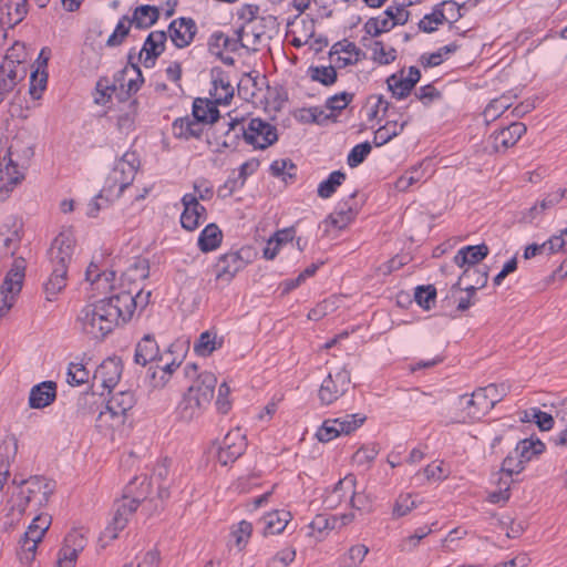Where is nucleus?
Returning <instances> with one entry per match:
<instances>
[{"mask_svg": "<svg viewBox=\"0 0 567 567\" xmlns=\"http://www.w3.org/2000/svg\"><path fill=\"white\" fill-rule=\"evenodd\" d=\"M446 20V16L443 11V4H436L433 11L425 14L419 22V29L423 32L430 33L436 30L439 24H442Z\"/></svg>", "mask_w": 567, "mask_h": 567, "instance_id": "79ce46f5", "label": "nucleus"}, {"mask_svg": "<svg viewBox=\"0 0 567 567\" xmlns=\"http://www.w3.org/2000/svg\"><path fill=\"white\" fill-rule=\"evenodd\" d=\"M184 210L181 216V224L186 230H195L199 223L206 218V208L199 204L198 198L193 194H185L182 198Z\"/></svg>", "mask_w": 567, "mask_h": 567, "instance_id": "2eb2a0df", "label": "nucleus"}, {"mask_svg": "<svg viewBox=\"0 0 567 567\" xmlns=\"http://www.w3.org/2000/svg\"><path fill=\"white\" fill-rule=\"evenodd\" d=\"M121 374V360L118 358H107L96 368L93 378L95 381H100L104 389L111 391L117 384Z\"/></svg>", "mask_w": 567, "mask_h": 567, "instance_id": "412c9836", "label": "nucleus"}, {"mask_svg": "<svg viewBox=\"0 0 567 567\" xmlns=\"http://www.w3.org/2000/svg\"><path fill=\"white\" fill-rule=\"evenodd\" d=\"M134 394L131 391H120L113 394L106 404V411L100 413V417L110 415L112 419H117V423L124 422V416L128 410L134 406Z\"/></svg>", "mask_w": 567, "mask_h": 567, "instance_id": "aec40b11", "label": "nucleus"}, {"mask_svg": "<svg viewBox=\"0 0 567 567\" xmlns=\"http://www.w3.org/2000/svg\"><path fill=\"white\" fill-rule=\"evenodd\" d=\"M206 408L198 402V399L185 394L178 406L179 419L184 422H190L199 417Z\"/></svg>", "mask_w": 567, "mask_h": 567, "instance_id": "f704fd0d", "label": "nucleus"}, {"mask_svg": "<svg viewBox=\"0 0 567 567\" xmlns=\"http://www.w3.org/2000/svg\"><path fill=\"white\" fill-rule=\"evenodd\" d=\"M37 548V543L22 537L20 539V549L18 551V557L21 564L27 565L28 567H38L34 563Z\"/></svg>", "mask_w": 567, "mask_h": 567, "instance_id": "09e8293b", "label": "nucleus"}, {"mask_svg": "<svg viewBox=\"0 0 567 567\" xmlns=\"http://www.w3.org/2000/svg\"><path fill=\"white\" fill-rule=\"evenodd\" d=\"M25 276V260L16 258L0 286V317L9 312L20 293Z\"/></svg>", "mask_w": 567, "mask_h": 567, "instance_id": "423d86ee", "label": "nucleus"}, {"mask_svg": "<svg viewBox=\"0 0 567 567\" xmlns=\"http://www.w3.org/2000/svg\"><path fill=\"white\" fill-rule=\"evenodd\" d=\"M169 38L176 48L188 47L197 32V27L192 18H178L171 22Z\"/></svg>", "mask_w": 567, "mask_h": 567, "instance_id": "dca6fc26", "label": "nucleus"}, {"mask_svg": "<svg viewBox=\"0 0 567 567\" xmlns=\"http://www.w3.org/2000/svg\"><path fill=\"white\" fill-rule=\"evenodd\" d=\"M373 59L380 64H389L393 62L396 58V52L393 48L389 50L385 49L384 44L381 41H375L373 43Z\"/></svg>", "mask_w": 567, "mask_h": 567, "instance_id": "e2e57ef3", "label": "nucleus"}, {"mask_svg": "<svg viewBox=\"0 0 567 567\" xmlns=\"http://www.w3.org/2000/svg\"><path fill=\"white\" fill-rule=\"evenodd\" d=\"M56 396V384L53 381H44L31 389L29 404L33 409H42L50 405Z\"/></svg>", "mask_w": 567, "mask_h": 567, "instance_id": "393cba45", "label": "nucleus"}, {"mask_svg": "<svg viewBox=\"0 0 567 567\" xmlns=\"http://www.w3.org/2000/svg\"><path fill=\"white\" fill-rule=\"evenodd\" d=\"M371 150L372 147L369 142L355 145L348 155V165L350 167H357L370 154Z\"/></svg>", "mask_w": 567, "mask_h": 567, "instance_id": "680f3d73", "label": "nucleus"}, {"mask_svg": "<svg viewBox=\"0 0 567 567\" xmlns=\"http://www.w3.org/2000/svg\"><path fill=\"white\" fill-rule=\"evenodd\" d=\"M89 375V371L82 363H70L66 381L71 385H81L87 382Z\"/></svg>", "mask_w": 567, "mask_h": 567, "instance_id": "6e6d98bb", "label": "nucleus"}, {"mask_svg": "<svg viewBox=\"0 0 567 567\" xmlns=\"http://www.w3.org/2000/svg\"><path fill=\"white\" fill-rule=\"evenodd\" d=\"M414 299L419 306L425 310H430L435 303L436 289L433 285L419 286L415 288Z\"/></svg>", "mask_w": 567, "mask_h": 567, "instance_id": "de8ad7c7", "label": "nucleus"}, {"mask_svg": "<svg viewBox=\"0 0 567 567\" xmlns=\"http://www.w3.org/2000/svg\"><path fill=\"white\" fill-rule=\"evenodd\" d=\"M131 305L132 299L127 295H112L83 307L76 323L83 333L93 339H103L120 323L127 322Z\"/></svg>", "mask_w": 567, "mask_h": 567, "instance_id": "f257e3e1", "label": "nucleus"}, {"mask_svg": "<svg viewBox=\"0 0 567 567\" xmlns=\"http://www.w3.org/2000/svg\"><path fill=\"white\" fill-rule=\"evenodd\" d=\"M137 100H131L127 103V109L122 111L117 117V127L121 131H128L133 127L137 115Z\"/></svg>", "mask_w": 567, "mask_h": 567, "instance_id": "3c124183", "label": "nucleus"}, {"mask_svg": "<svg viewBox=\"0 0 567 567\" xmlns=\"http://www.w3.org/2000/svg\"><path fill=\"white\" fill-rule=\"evenodd\" d=\"M143 76L137 65L132 64L131 69L125 68L115 76V82H120V86L123 89L126 86V93L132 94L140 90L143 83Z\"/></svg>", "mask_w": 567, "mask_h": 567, "instance_id": "2f4dec72", "label": "nucleus"}, {"mask_svg": "<svg viewBox=\"0 0 567 567\" xmlns=\"http://www.w3.org/2000/svg\"><path fill=\"white\" fill-rule=\"evenodd\" d=\"M458 405L466 411L467 416L471 420H478L481 419V412L478 410V406L476 405V399L474 393L471 395L463 394L458 396Z\"/></svg>", "mask_w": 567, "mask_h": 567, "instance_id": "0e129e2a", "label": "nucleus"}, {"mask_svg": "<svg viewBox=\"0 0 567 567\" xmlns=\"http://www.w3.org/2000/svg\"><path fill=\"white\" fill-rule=\"evenodd\" d=\"M219 347H221V341L217 342L216 333L205 331L200 333L198 340L195 342L194 351L198 355L208 357Z\"/></svg>", "mask_w": 567, "mask_h": 567, "instance_id": "4c0bfd02", "label": "nucleus"}, {"mask_svg": "<svg viewBox=\"0 0 567 567\" xmlns=\"http://www.w3.org/2000/svg\"><path fill=\"white\" fill-rule=\"evenodd\" d=\"M368 553L369 548L365 545L358 544L352 546L347 555V558L349 560L347 567H360V564L363 561Z\"/></svg>", "mask_w": 567, "mask_h": 567, "instance_id": "774afa93", "label": "nucleus"}, {"mask_svg": "<svg viewBox=\"0 0 567 567\" xmlns=\"http://www.w3.org/2000/svg\"><path fill=\"white\" fill-rule=\"evenodd\" d=\"M488 255V247L485 244L466 246L457 251L454 262L458 267L476 268L475 266Z\"/></svg>", "mask_w": 567, "mask_h": 567, "instance_id": "a878e982", "label": "nucleus"}, {"mask_svg": "<svg viewBox=\"0 0 567 567\" xmlns=\"http://www.w3.org/2000/svg\"><path fill=\"white\" fill-rule=\"evenodd\" d=\"M291 515L286 511H274L264 517L265 535L280 534L288 525Z\"/></svg>", "mask_w": 567, "mask_h": 567, "instance_id": "72a5a7b5", "label": "nucleus"}, {"mask_svg": "<svg viewBox=\"0 0 567 567\" xmlns=\"http://www.w3.org/2000/svg\"><path fill=\"white\" fill-rule=\"evenodd\" d=\"M416 506L417 503L412 494H401L393 504L392 518L398 519L404 517L408 514H410L414 508H416Z\"/></svg>", "mask_w": 567, "mask_h": 567, "instance_id": "37998d69", "label": "nucleus"}, {"mask_svg": "<svg viewBox=\"0 0 567 567\" xmlns=\"http://www.w3.org/2000/svg\"><path fill=\"white\" fill-rule=\"evenodd\" d=\"M140 167V159L135 152H126L115 163L112 172L107 176L100 197L104 194L118 198L126 187H128Z\"/></svg>", "mask_w": 567, "mask_h": 567, "instance_id": "39448f33", "label": "nucleus"}, {"mask_svg": "<svg viewBox=\"0 0 567 567\" xmlns=\"http://www.w3.org/2000/svg\"><path fill=\"white\" fill-rule=\"evenodd\" d=\"M86 538L80 530L70 532L59 550L55 567H75L79 554L85 548Z\"/></svg>", "mask_w": 567, "mask_h": 567, "instance_id": "9b49d317", "label": "nucleus"}, {"mask_svg": "<svg viewBox=\"0 0 567 567\" xmlns=\"http://www.w3.org/2000/svg\"><path fill=\"white\" fill-rule=\"evenodd\" d=\"M130 21L131 19L128 16H123L120 19L118 23L115 27V30L106 40L107 47H118L123 43V41L130 33L131 25H133V23H130Z\"/></svg>", "mask_w": 567, "mask_h": 567, "instance_id": "a18cd8bd", "label": "nucleus"}, {"mask_svg": "<svg viewBox=\"0 0 567 567\" xmlns=\"http://www.w3.org/2000/svg\"><path fill=\"white\" fill-rule=\"evenodd\" d=\"M48 83V73L42 70H33L30 75V95L38 100L41 97L42 92L45 90Z\"/></svg>", "mask_w": 567, "mask_h": 567, "instance_id": "603ef678", "label": "nucleus"}, {"mask_svg": "<svg viewBox=\"0 0 567 567\" xmlns=\"http://www.w3.org/2000/svg\"><path fill=\"white\" fill-rule=\"evenodd\" d=\"M406 122L399 124L396 121L386 122L385 125L378 128L374 133L373 143L375 146H382L393 137L398 136L404 128Z\"/></svg>", "mask_w": 567, "mask_h": 567, "instance_id": "e433bc0d", "label": "nucleus"}, {"mask_svg": "<svg viewBox=\"0 0 567 567\" xmlns=\"http://www.w3.org/2000/svg\"><path fill=\"white\" fill-rule=\"evenodd\" d=\"M296 165L290 159H277L270 166L272 175L277 177L282 176L285 181H287V178H295L296 173L291 171H296Z\"/></svg>", "mask_w": 567, "mask_h": 567, "instance_id": "13d9d810", "label": "nucleus"}, {"mask_svg": "<svg viewBox=\"0 0 567 567\" xmlns=\"http://www.w3.org/2000/svg\"><path fill=\"white\" fill-rule=\"evenodd\" d=\"M217 378L212 372H203L197 375L187 390V395L198 399V402L208 406L214 396Z\"/></svg>", "mask_w": 567, "mask_h": 567, "instance_id": "a211bd4d", "label": "nucleus"}, {"mask_svg": "<svg viewBox=\"0 0 567 567\" xmlns=\"http://www.w3.org/2000/svg\"><path fill=\"white\" fill-rule=\"evenodd\" d=\"M354 94L342 92L330 96L326 102V107L331 111H342L353 100Z\"/></svg>", "mask_w": 567, "mask_h": 567, "instance_id": "69168bd1", "label": "nucleus"}, {"mask_svg": "<svg viewBox=\"0 0 567 567\" xmlns=\"http://www.w3.org/2000/svg\"><path fill=\"white\" fill-rule=\"evenodd\" d=\"M34 155V145L27 133L17 134L10 142L4 155L0 157V202L8 198L13 187L21 182L25 169Z\"/></svg>", "mask_w": 567, "mask_h": 567, "instance_id": "f03ea898", "label": "nucleus"}, {"mask_svg": "<svg viewBox=\"0 0 567 567\" xmlns=\"http://www.w3.org/2000/svg\"><path fill=\"white\" fill-rule=\"evenodd\" d=\"M223 240V233L216 224L207 225L198 237V247L203 252L217 249Z\"/></svg>", "mask_w": 567, "mask_h": 567, "instance_id": "473e14b6", "label": "nucleus"}, {"mask_svg": "<svg viewBox=\"0 0 567 567\" xmlns=\"http://www.w3.org/2000/svg\"><path fill=\"white\" fill-rule=\"evenodd\" d=\"M420 78V70L416 66H410L406 75L403 70L400 73L390 75L386 80L388 89L395 99H404L410 95Z\"/></svg>", "mask_w": 567, "mask_h": 567, "instance_id": "4468645a", "label": "nucleus"}, {"mask_svg": "<svg viewBox=\"0 0 567 567\" xmlns=\"http://www.w3.org/2000/svg\"><path fill=\"white\" fill-rule=\"evenodd\" d=\"M226 49L231 52H236L239 49V45L237 44V41L234 39L228 38L223 32H216L212 35L209 41V49L212 52L219 54V49Z\"/></svg>", "mask_w": 567, "mask_h": 567, "instance_id": "864d4df0", "label": "nucleus"}, {"mask_svg": "<svg viewBox=\"0 0 567 567\" xmlns=\"http://www.w3.org/2000/svg\"><path fill=\"white\" fill-rule=\"evenodd\" d=\"M204 126L205 124L189 116L179 117L173 123V133L177 138H199L204 132Z\"/></svg>", "mask_w": 567, "mask_h": 567, "instance_id": "bb28decb", "label": "nucleus"}, {"mask_svg": "<svg viewBox=\"0 0 567 567\" xmlns=\"http://www.w3.org/2000/svg\"><path fill=\"white\" fill-rule=\"evenodd\" d=\"M413 2L410 1L408 3L396 4V6H390L385 11L384 14L389 16L390 19L396 24L403 25L409 21L410 12L405 9L406 7L411 6Z\"/></svg>", "mask_w": 567, "mask_h": 567, "instance_id": "052dcab7", "label": "nucleus"}, {"mask_svg": "<svg viewBox=\"0 0 567 567\" xmlns=\"http://www.w3.org/2000/svg\"><path fill=\"white\" fill-rule=\"evenodd\" d=\"M221 126L223 128H226V137L233 132L236 138L243 136L247 144L259 150L267 148L278 140L277 128L270 123L258 117L251 118L247 126H245L241 121L233 118L230 121L224 120Z\"/></svg>", "mask_w": 567, "mask_h": 567, "instance_id": "20e7f679", "label": "nucleus"}, {"mask_svg": "<svg viewBox=\"0 0 567 567\" xmlns=\"http://www.w3.org/2000/svg\"><path fill=\"white\" fill-rule=\"evenodd\" d=\"M155 360L163 361V357L159 355L158 344L152 334H145L136 344L134 362L145 367Z\"/></svg>", "mask_w": 567, "mask_h": 567, "instance_id": "4be33fe9", "label": "nucleus"}, {"mask_svg": "<svg viewBox=\"0 0 567 567\" xmlns=\"http://www.w3.org/2000/svg\"><path fill=\"white\" fill-rule=\"evenodd\" d=\"M355 483V476L348 474L336 484L331 494L326 498V503L329 506H336L341 501L344 493H350V495L354 494Z\"/></svg>", "mask_w": 567, "mask_h": 567, "instance_id": "c9c22d12", "label": "nucleus"}, {"mask_svg": "<svg viewBox=\"0 0 567 567\" xmlns=\"http://www.w3.org/2000/svg\"><path fill=\"white\" fill-rule=\"evenodd\" d=\"M526 125L520 122H514L507 127L492 134L489 142L495 152L506 151L514 146L517 141L526 133Z\"/></svg>", "mask_w": 567, "mask_h": 567, "instance_id": "f3484780", "label": "nucleus"}, {"mask_svg": "<svg viewBox=\"0 0 567 567\" xmlns=\"http://www.w3.org/2000/svg\"><path fill=\"white\" fill-rule=\"evenodd\" d=\"M27 75V68L19 56L6 55L0 65V104L16 89L18 83Z\"/></svg>", "mask_w": 567, "mask_h": 567, "instance_id": "1a4fd4ad", "label": "nucleus"}, {"mask_svg": "<svg viewBox=\"0 0 567 567\" xmlns=\"http://www.w3.org/2000/svg\"><path fill=\"white\" fill-rule=\"evenodd\" d=\"M114 276H115V274L113 271L99 272V268L94 262H91L85 271L86 281L96 284L99 286V288L101 286L103 288H107L109 282L114 279Z\"/></svg>", "mask_w": 567, "mask_h": 567, "instance_id": "8fccbe9b", "label": "nucleus"}, {"mask_svg": "<svg viewBox=\"0 0 567 567\" xmlns=\"http://www.w3.org/2000/svg\"><path fill=\"white\" fill-rule=\"evenodd\" d=\"M351 385L350 371L344 367L330 372L322 381L318 396L322 404L330 405L347 393Z\"/></svg>", "mask_w": 567, "mask_h": 567, "instance_id": "0eeeda50", "label": "nucleus"}, {"mask_svg": "<svg viewBox=\"0 0 567 567\" xmlns=\"http://www.w3.org/2000/svg\"><path fill=\"white\" fill-rule=\"evenodd\" d=\"M244 249L221 255L216 265V280L229 284L235 276L245 268L248 260L243 256Z\"/></svg>", "mask_w": 567, "mask_h": 567, "instance_id": "ddd939ff", "label": "nucleus"}, {"mask_svg": "<svg viewBox=\"0 0 567 567\" xmlns=\"http://www.w3.org/2000/svg\"><path fill=\"white\" fill-rule=\"evenodd\" d=\"M166 39L167 35L165 31H153L148 34L140 52V56L145 53L144 65L146 68L152 66L155 59L164 52Z\"/></svg>", "mask_w": 567, "mask_h": 567, "instance_id": "5701e85b", "label": "nucleus"}, {"mask_svg": "<svg viewBox=\"0 0 567 567\" xmlns=\"http://www.w3.org/2000/svg\"><path fill=\"white\" fill-rule=\"evenodd\" d=\"M344 179L346 174L343 172H332L326 181L319 184L318 196L324 199L330 198Z\"/></svg>", "mask_w": 567, "mask_h": 567, "instance_id": "ea45409f", "label": "nucleus"}, {"mask_svg": "<svg viewBox=\"0 0 567 567\" xmlns=\"http://www.w3.org/2000/svg\"><path fill=\"white\" fill-rule=\"evenodd\" d=\"M545 444L539 439H524L520 440L515 449V453L518 460L524 465L529 462L533 457L540 455L545 452Z\"/></svg>", "mask_w": 567, "mask_h": 567, "instance_id": "c756f323", "label": "nucleus"}, {"mask_svg": "<svg viewBox=\"0 0 567 567\" xmlns=\"http://www.w3.org/2000/svg\"><path fill=\"white\" fill-rule=\"evenodd\" d=\"M295 557L296 551L292 548H284L269 560L268 567H288Z\"/></svg>", "mask_w": 567, "mask_h": 567, "instance_id": "338daca9", "label": "nucleus"}, {"mask_svg": "<svg viewBox=\"0 0 567 567\" xmlns=\"http://www.w3.org/2000/svg\"><path fill=\"white\" fill-rule=\"evenodd\" d=\"M74 239L70 234H59L48 251L52 270L44 284L47 299L51 301L66 286L68 268L74 251Z\"/></svg>", "mask_w": 567, "mask_h": 567, "instance_id": "7ed1b4c3", "label": "nucleus"}, {"mask_svg": "<svg viewBox=\"0 0 567 567\" xmlns=\"http://www.w3.org/2000/svg\"><path fill=\"white\" fill-rule=\"evenodd\" d=\"M246 439L239 429L229 431L217 451V460L221 465L235 462L246 449Z\"/></svg>", "mask_w": 567, "mask_h": 567, "instance_id": "f8f14e48", "label": "nucleus"}, {"mask_svg": "<svg viewBox=\"0 0 567 567\" xmlns=\"http://www.w3.org/2000/svg\"><path fill=\"white\" fill-rule=\"evenodd\" d=\"M28 13V0H0V25L13 28Z\"/></svg>", "mask_w": 567, "mask_h": 567, "instance_id": "6ab92c4d", "label": "nucleus"}, {"mask_svg": "<svg viewBox=\"0 0 567 567\" xmlns=\"http://www.w3.org/2000/svg\"><path fill=\"white\" fill-rule=\"evenodd\" d=\"M193 118L207 125H214L219 122L220 114L217 103L213 100L196 97L193 102Z\"/></svg>", "mask_w": 567, "mask_h": 567, "instance_id": "b1692460", "label": "nucleus"}, {"mask_svg": "<svg viewBox=\"0 0 567 567\" xmlns=\"http://www.w3.org/2000/svg\"><path fill=\"white\" fill-rule=\"evenodd\" d=\"M159 18V10L154 6L143 4L137 7L130 21L137 29H148Z\"/></svg>", "mask_w": 567, "mask_h": 567, "instance_id": "7c9ffc66", "label": "nucleus"}, {"mask_svg": "<svg viewBox=\"0 0 567 567\" xmlns=\"http://www.w3.org/2000/svg\"><path fill=\"white\" fill-rule=\"evenodd\" d=\"M12 485L20 489L31 502H37L39 506L48 503L53 494L54 485L42 476H31L27 480H12Z\"/></svg>", "mask_w": 567, "mask_h": 567, "instance_id": "9d476101", "label": "nucleus"}, {"mask_svg": "<svg viewBox=\"0 0 567 567\" xmlns=\"http://www.w3.org/2000/svg\"><path fill=\"white\" fill-rule=\"evenodd\" d=\"M125 276L131 280H144L150 276V264L146 258H136L126 270Z\"/></svg>", "mask_w": 567, "mask_h": 567, "instance_id": "5fc2aeb1", "label": "nucleus"}, {"mask_svg": "<svg viewBox=\"0 0 567 567\" xmlns=\"http://www.w3.org/2000/svg\"><path fill=\"white\" fill-rule=\"evenodd\" d=\"M337 420V427L339 429L340 435H349L365 422L367 416L360 413H355L348 414L344 417H338Z\"/></svg>", "mask_w": 567, "mask_h": 567, "instance_id": "49530a36", "label": "nucleus"}, {"mask_svg": "<svg viewBox=\"0 0 567 567\" xmlns=\"http://www.w3.org/2000/svg\"><path fill=\"white\" fill-rule=\"evenodd\" d=\"M353 217H354V212L352 210V208H348L346 210L341 209L339 212H336V213L329 215V217L324 220V223L333 226L334 228L343 229L344 227H347L350 224V221L353 219Z\"/></svg>", "mask_w": 567, "mask_h": 567, "instance_id": "bf43d9fd", "label": "nucleus"}, {"mask_svg": "<svg viewBox=\"0 0 567 567\" xmlns=\"http://www.w3.org/2000/svg\"><path fill=\"white\" fill-rule=\"evenodd\" d=\"M309 76L312 81L319 82L324 86H330L337 82L338 73L332 65L310 66Z\"/></svg>", "mask_w": 567, "mask_h": 567, "instance_id": "a19ab883", "label": "nucleus"}, {"mask_svg": "<svg viewBox=\"0 0 567 567\" xmlns=\"http://www.w3.org/2000/svg\"><path fill=\"white\" fill-rule=\"evenodd\" d=\"M337 422L338 420L332 419L323 421L322 425L316 433V437L319 442L328 443L340 435Z\"/></svg>", "mask_w": 567, "mask_h": 567, "instance_id": "4d7b16f0", "label": "nucleus"}, {"mask_svg": "<svg viewBox=\"0 0 567 567\" xmlns=\"http://www.w3.org/2000/svg\"><path fill=\"white\" fill-rule=\"evenodd\" d=\"M213 87L214 91L210 92V95L214 97L217 105H226L230 102L234 96V87L228 81L224 78H216L213 80Z\"/></svg>", "mask_w": 567, "mask_h": 567, "instance_id": "58836bf2", "label": "nucleus"}, {"mask_svg": "<svg viewBox=\"0 0 567 567\" xmlns=\"http://www.w3.org/2000/svg\"><path fill=\"white\" fill-rule=\"evenodd\" d=\"M140 497L130 498L127 495H124L122 501H118L115 504V513L113 519L101 534L100 542H110L117 538L118 532L125 528L130 517L140 506Z\"/></svg>", "mask_w": 567, "mask_h": 567, "instance_id": "6e6552de", "label": "nucleus"}, {"mask_svg": "<svg viewBox=\"0 0 567 567\" xmlns=\"http://www.w3.org/2000/svg\"><path fill=\"white\" fill-rule=\"evenodd\" d=\"M18 451V439L14 435H8L0 444V477L7 482L10 472V463Z\"/></svg>", "mask_w": 567, "mask_h": 567, "instance_id": "c85d7f7f", "label": "nucleus"}, {"mask_svg": "<svg viewBox=\"0 0 567 567\" xmlns=\"http://www.w3.org/2000/svg\"><path fill=\"white\" fill-rule=\"evenodd\" d=\"M512 105L511 97L502 95L492 100L484 110V117L486 121H494L499 117Z\"/></svg>", "mask_w": 567, "mask_h": 567, "instance_id": "c03bdc74", "label": "nucleus"}, {"mask_svg": "<svg viewBox=\"0 0 567 567\" xmlns=\"http://www.w3.org/2000/svg\"><path fill=\"white\" fill-rule=\"evenodd\" d=\"M31 501L20 489L13 486L10 497L4 504L3 511L6 512V516L10 517L12 520L19 519L24 515Z\"/></svg>", "mask_w": 567, "mask_h": 567, "instance_id": "cd10ccee", "label": "nucleus"}]
</instances>
